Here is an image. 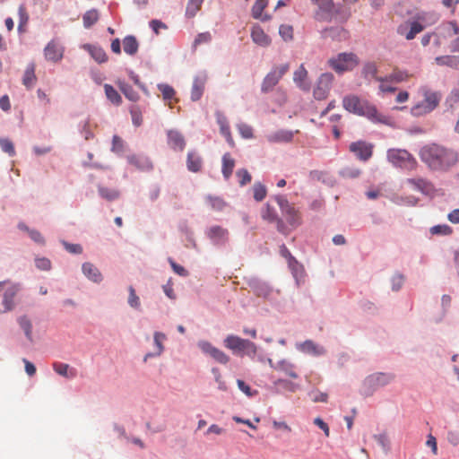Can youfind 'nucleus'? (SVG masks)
<instances>
[{"mask_svg":"<svg viewBox=\"0 0 459 459\" xmlns=\"http://www.w3.org/2000/svg\"><path fill=\"white\" fill-rule=\"evenodd\" d=\"M419 155L430 170L437 172H447L459 162L456 150L438 143L424 145Z\"/></svg>","mask_w":459,"mask_h":459,"instance_id":"obj_1","label":"nucleus"},{"mask_svg":"<svg viewBox=\"0 0 459 459\" xmlns=\"http://www.w3.org/2000/svg\"><path fill=\"white\" fill-rule=\"evenodd\" d=\"M343 108L353 114L363 116L373 122L385 124L387 117L378 113L375 105L366 100L359 99L357 95H347L342 100Z\"/></svg>","mask_w":459,"mask_h":459,"instance_id":"obj_2","label":"nucleus"},{"mask_svg":"<svg viewBox=\"0 0 459 459\" xmlns=\"http://www.w3.org/2000/svg\"><path fill=\"white\" fill-rule=\"evenodd\" d=\"M420 91L423 96V100L414 105L411 112L413 116H422L433 111L441 100V94L437 91H433L427 87H422Z\"/></svg>","mask_w":459,"mask_h":459,"instance_id":"obj_3","label":"nucleus"},{"mask_svg":"<svg viewBox=\"0 0 459 459\" xmlns=\"http://www.w3.org/2000/svg\"><path fill=\"white\" fill-rule=\"evenodd\" d=\"M387 160L394 166L410 171L414 170L418 165L416 159L403 149H389Z\"/></svg>","mask_w":459,"mask_h":459,"instance_id":"obj_4","label":"nucleus"},{"mask_svg":"<svg viewBox=\"0 0 459 459\" xmlns=\"http://www.w3.org/2000/svg\"><path fill=\"white\" fill-rule=\"evenodd\" d=\"M223 343L227 349L234 353H241V355L245 354L249 357H255L257 351L254 342L233 334L228 335L224 339Z\"/></svg>","mask_w":459,"mask_h":459,"instance_id":"obj_5","label":"nucleus"},{"mask_svg":"<svg viewBox=\"0 0 459 459\" xmlns=\"http://www.w3.org/2000/svg\"><path fill=\"white\" fill-rule=\"evenodd\" d=\"M328 64L332 69L338 74L351 71L359 64V59L354 53H340L336 56L328 60Z\"/></svg>","mask_w":459,"mask_h":459,"instance_id":"obj_6","label":"nucleus"},{"mask_svg":"<svg viewBox=\"0 0 459 459\" xmlns=\"http://www.w3.org/2000/svg\"><path fill=\"white\" fill-rule=\"evenodd\" d=\"M275 200L289 224L294 228L299 226L302 222L299 211L282 195H277Z\"/></svg>","mask_w":459,"mask_h":459,"instance_id":"obj_7","label":"nucleus"},{"mask_svg":"<svg viewBox=\"0 0 459 459\" xmlns=\"http://www.w3.org/2000/svg\"><path fill=\"white\" fill-rule=\"evenodd\" d=\"M289 64L273 66V69L265 75L262 82L261 91L267 93L274 88L282 76L289 71Z\"/></svg>","mask_w":459,"mask_h":459,"instance_id":"obj_8","label":"nucleus"},{"mask_svg":"<svg viewBox=\"0 0 459 459\" xmlns=\"http://www.w3.org/2000/svg\"><path fill=\"white\" fill-rule=\"evenodd\" d=\"M424 29L425 26L419 21L407 20L397 27V33L407 40H411Z\"/></svg>","mask_w":459,"mask_h":459,"instance_id":"obj_9","label":"nucleus"},{"mask_svg":"<svg viewBox=\"0 0 459 459\" xmlns=\"http://www.w3.org/2000/svg\"><path fill=\"white\" fill-rule=\"evenodd\" d=\"M333 79L334 77L331 73H325L321 74L314 90V97L316 100H325L327 97Z\"/></svg>","mask_w":459,"mask_h":459,"instance_id":"obj_10","label":"nucleus"},{"mask_svg":"<svg viewBox=\"0 0 459 459\" xmlns=\"http://www.w3.org/2000/svg\"><path fill=\"white\" fill-rule=\"evenodd\" d=\"M373 148L374 145L372 143L364 141L353 142L349 146L350 152L362 161H367L371 158Z\"/></svg>","mask_w":459,"mask_h":459,"instance_id":"obj_11","label":"nucleus"},{"mask_svg":"<svg viewBox=\"0 0 459 459\" xmlns=\"http://www.w3.org/2000/svg\"><path fill=\"white\" fill-rule=\"evenodd\" d=\"M198 347L204 353L211 356L218 363L227 364L230 360V357L224 351L214 347L209 342L201 341L198 342Z\"/></svg>","mask_w":459,"mask_h":459,"instance_id":"obj_12","label":"nucleus"},{"mask_svg":"<svg viewBox=\"0 0 459 459\" xmlns=\"http://www.w3.org/2000/svg\"><path fill=\"white\" fill-rule=\"evenodd\" d=\"M439 33L441 36L451 39V49L453 51H459V28L455 22H450L443 24L439 29Z\"/></svg>","mask_w":459,"mask_h":459,"instance_id":"obj_13","label":"nucleus"},{"mask_svg":"<svg viewBox=\"0 0 459 459\" xmlns=\"http://www.w3.org/2000/svg\"><path fill=\"white\" fill-rule=\"evenodd\" d=\"M44 56L47 60L57 63L64 56V47L56 39H52L44 48Z\"/></svg>","mask_w":459,"mask_h":459,"instance_id":"obj_14","label":"nucleus"},{"mask_svg":"<svg viewBox=\"0 0 459 459\" xmlns=\"http://www.w3.org/2000/svg\"><path fill=\"white\" fill-rule=\"evenodd\" d=\"M407 184L411 186L415 190L421 192L427 195H432L435 194V187L433 184L422 178H415L407 179Z\"/></svg>","mask_w":459,"mask_h":459,"instance_id":"obj_15","label":"nucleus"},{"mask_svg":"<svg viewBox=\"0 0 459 459\" xmlns=\"http://www.w3.org/2000/svg\"><path fill=\"white\" fill-rule=\"evenodd\" d=\"M207 236L216 245L225 244L229 239L228 230L221 226H212L207 230Z\"/></svg>","mask_w":459,"mask_h":459,"instance_id":"obj_16","label":"nucleus"},{"mask_svg":"<svg viewBox=\"0 0 459 459\" xmlns=\"http://www.w3.org/2000/svg\"><path fill=\"white\" fill-rule=\"evenodd\" d=\"M251 39L256 45L266 48L272 40L260 25L255 24L251 29Z\"/></svg>","mask_w":459,"mask_h":459,"instance_id":"obj_17","label":"nucleus"},{"mask_svg":"<svg viewBox=\"0 0 459 459\" xmlns=\"http://www.w3.org/2000/svg\"><path fill=\"white\" fill-rule=\"evenodd\" d=\"M16 289L11 287L3 294L0 293V313H5L13 309Z\"/></svg>","mask_w":459,"mask_h":459,"instance_id":"obj_18","label":"nucleus"},{"mask_svg":"<svg viewBox=\"0 0 459 459\" xmlns=\"http://www.w3.org/2000/svg\"><path fill=\"white\" fill-rule=\"evenodd\" d=\"M168 144L174 151L182 152L186 146L184 136L176 130H169L167 134Z\"/></svg>","mask_w":459,"mask_h":459,"instance_id":"obj_19","label":"nucleus"},{"mask_svg":"<svg viewBox=\"0 0 459 459\" xmlns=\"http://www.w3.org/2000/svg\"><path fill=\"white\" fill-rule=\"evenodd\" d=\"M299 349L302 352L313 356H320L325 353V350L323 346L315 343L311 340H307L304 342L300 343Z\"/></svg>","mask_w":459,"mask_h":459,"instance_id":"obj_20","label":"nucleus"},{"mask_svg":"<svg viewBox=\"0 0 459 459\" xmlns=\"http://www.w3.org/2000/svg\"><path fill=\"white\" fill-rule=\"evenodd\" d=\"M83 274L94 282H100L102 281V274L100 270L91 263H84L82 266Z\"/></svg>","mask_w":459,"mask_h":459,"instance_id":"obj_21","label":"nucleus"},{"mask_svg":"<svg viewBox=\"0 0 459 459\" xmlns=\"http://www.w3.org/2000/svg\"><path fill=\"white\" fill-rule=\"evenodd\" d=\"M203 166V160L195 152L190 151L186 157V167L191 172H199Z\"/></svg>","mask_w":459,"mask_h":459,"instance_id":"obj_22","label":"nucleus"},{"mask_svg":"<svg viewBox=\"0 0 459 459\" xmlns=\"http://www.w3.org/2000/svg\"><path fill=\"white\" fill-rule=\"evenodd\" d=\"M128 162L141 170H150L152 169L151 160L143 156L140 155H130L127 157Z\"/></svg>","mask_w":459,"mask_h":459,"instance_id":"obj_23","label":"nucleus"},{"mask_svg":"<svg viewBox=\"0 0 459 459\" xmlns=\"http://www.w3.org/2000/svg\"><path fill=\"white\" fill-rule=\"evenodd\" d=\"M268 4V0H256L252 7V16L255 19H260L263 22L269 21L271 16L268 14L263 15V11Z\"/></svg>","mask_w":459,"mask_h":459,"instance_id":"obj_24","label":"nucleus"},{"mask_svg":"<svg viewBox=\"0 0 459 459\" xmlns=\"http://www.w3.org/2000/svg\"><path fill=\"white\" fill-rule=\"evenodd\" d=\"M205 88V78L196 77L194 80L192 90H191V100L197 101L201 99Z\"/></svg>","mask_w":459,"mask_h":459,"instance_id":"obj_25","label":"nucleus"},{"mask_svg":"<svg viewBox=\"0 0 459 459\" xmlns=\"http://www.w3.org/2000/svg\"><path fill=\"white\" fill-rule=\"evenodd\" d=\"M307 71L301 65L293 74V80L297 83V85L302 90L307 91L309 89V84L307 82Z\"/></svg>","mask_w":459,"mask_h":459,"instance_id":"obj_26","label":"nucleus"},{"mask_svg":"<svg viewBox=\"0 0 459 459\" xmlns=\"http://www.w3.org/2000/svg\"><path fill=\"white\" fill-rule=\"evenodd\" d=\"M362 74L365 78H373L379 82H384L387 80L385 77H378L377 74V67L375 63L368 62L364 65L362 68Z\"/></svg>","mask_w":459,"mask_h":459,"instance_id":"obj_27","label":"nucleus"},{"mask_svg":"<svg viewBox=\"0 0 459 459\" xmlns=\"http://www.w3.org/2000/svg\"><path fill=\"white\" fill-rule=\"evenodd\" d=\"M37 82V77L35 74V65L33 63L30 64L23 74L22 83L27 89H31Z\"/></svg>","mask_w":459,"mask_h":459,"instance_id":"obj_28","label":"nucleus"},{"mask_svg":"<svg viewBox=\"0 0 459 459\" xmlns=\"http://www.w3.org/2000/svg\"><path fill=\"white\" fill-rule=\"evenodd\" d=\"M52 366L54 371L62 377L73 378L76 376V370L70 368V366L66 363L54 362Z\"/></svg>","mask_w":459,"mask_h":459,"instance_id":"obj_29","label":"nucleus"},{"mask_svg":"<svg viewBox=\"0 0 459 459\" xmlns=\"http://www.w3.org/2000/svg\"><path fill=\"white\" fill-rule=\"evenodd\" d=\"M17 323L24 332L26 338L30 341H33L32 337V323L30 317L26 315L21 316L17 318Z\"/></svg>","mask_w":459,"mask_h":459,"instance_id":"obj_30","label":"nucleus"},{"mask_svg":"<svg viewBox=\"0 0 459 459\" xmlns=\"http://www.w3.org/2000/svg\"><path fill=\"white\" fill-rule=\"evenodd\" d=\"M293 138L290 131L281 130L267 136V140L271 143H288Z\"/></svg>","mask_w":459,"mask_h":459,"instance_id":"obj_31","label":"nucleus"},{"mask_svg":"<svg viewBox=\"0 0 459 459\" xmlns=\"http://www.w3.org/2000/svg\"><path fill=\"white\" fill-rule=\"evenodd\" d=\"M217 122L220 125V130H221V134L224 135L227 142L230 145H233L234 142H233V139L231 136L230 126L228 124L226 117L224 116H222L221 114H217Z\"/></svg>","mask_w":459,"mask_h":459,"instance_id":"obj_32","label":"nucleus"},{"mask_svg":"<svg viewBox=\"0 0 459 459\" xmlns=\"http://www.w3.org/2000/svg\"><path fill=\"white\" fill-rule=\"evenodd\" d=\"M139 48L138 41L134 36H126L123 39V48L124 51L129 55L134 56L137 53Z\"/></svg>","mask_w":459,"mask_h":459,"instance_id":"obj_33","label":"nucleus"},{"mask_svg":"<svg viewBox=\"0 0 459 459\" xmlns=\"http://www.w3.org/2000/svg\"><path fill=\"white\" fill-rule=\"evenodd\" d=\"M235 167V160L230 153H225L222 157L221 172L226 179L230 178Z\"/></svg>","mask_w":459,"mask_h":459,"instance_id":"obj_34","label":"nucleus"},{"mask_svg":"<svg viewBox=\"0 0 459 459\" xmlns=\"http://www.w3.org/2000/svg\"><path fill=\"white\" fill-rule=\"evenodd\" d=\"M438 65H446L454 69H459V56H443L435 59Z\"/></svg>","mask_w":459,"mask_h":459,"instance_id":"obj_35","label":"nucleus"},{"mask_svg":"<svg viewBox=\"0 0 459 459\" xmlns=\"http://www.w3.org/2000/svg\"><path fill=\"white\" fill-rule=\"evenodd\" d=\"M117 85L123 94L131 101H136L139 99V94L134 88L125 82H117Z\"/></svg>","mask_w":459,"mask_h":459,"instance_id":"obj_36","label":"nucleus"},{"mask_svg":"<svg viewBox=\"0 0 459 459\" xmlns=\"http://www.w3.org/2000/svg\"><path fill=\"white\" fill-rule=\"evenodd\" d=\"M104 91L108 100L113 104L119 106L122 103V98L117 91L110 84H104Z\"/></svg>","mask_w":459,"mask_h":459,"instance_id":"obj_37","label":"nucleus"},{"mask_svg":"<svg viewBox=\"0 0 459 459\" xmlns=\"http://www.w3.org/2000/svg\"><path fill=\"white\" fill-rule=\"evenodd\" d=\"M165 339H166V335L164 333H160V332L154 333V343L156 346V351L154 353L146 354V356L144 358L145 360L149 357L160 356L162 353V351L164 350L162 342L165 341Z\"/></svg>","mask_w":459,"mask_h":459,"instance_id":"obj_38","label":"nucleus"},{"mask_svg":"<svg viewBox=\"0 0 459 459\" xmlns=\"http://www.w3.org/2000/svg\"><path fill=\"white\" fill-rule=\"evenodd\" d=\"M204 0H188L186 7V16L187 18L195 17L201 10Z\"/></svg>","mask_w":459,"mask_h":459,"instance_id":"obj_39","label":"nucleus"},{"mask_svg":"<svg viewBox=\"0 0 459 459\" xmlns=\"http://www.w3.org/2000/svg\"><path fill=\"white\" fill-rule=\"evenodd\" d=\"M288 265L291 270L293 277L296 279L298 284H299V281L304 276V269L303 266L295 259L291 258V261L288 262Z\"/></svg>","mask_w":459,"mask_h":459,"instance_id":"obj_40","label":"nucleus"},{"mask_svg":"<svg viewBox=\"0 0 459 459\" xmlns=\"http://www.w3.org/2000/svg\"><path fill=\"white\" fill-rule=\"evenodd\" d=\"M99 12L96 9L87 11L82 16L83 26L87 29L91 28L99 20Z\"/></svg>","mask_w":459,"mask_h":459,"instance_id":"obj_41","label":"nucleus"},{"mask_svg":"<svg viewBox=\"0 0 459 459\" xmlns=\"http://www.w3.org/2000/svg\"><path fill=\"white\" fill-rule=\"evenodd\" d=\"M205 200L211 208L215 211H222L226 206V202L220 196L207 195Z\"/></svg>","mask_w":459,"mask_h":459,"instance_id":"obj_42","label":"nucleus"},{"mask_svg":"<svg viewBox=\"0 0 459 459\" xmlns=\"http://www.w3.org/2000/svg\"><path fill=\"white\" fill-rule=\"evenodd\" d=\"M394 379L391 374L378 373L369 377V381L377 385H385Z\"/></svg>","mask_w":459,"mask_h":459,"instance_id":"obj_43","label":"nucleus"},{"mask_svg":"<svg viewBox=\"0 0 459 459\" xmlns=\"http://www.w3.org/2000/svg\"><path fill=\"white\" fill-rule=\"evenodd\" d=\"M89 50L92 58L98 63L101 64L107 62L108 56L103 48L100 47H90Z\"/></svg>","mask_w":459,"mask_h":459,"instance_id":"obj_44","label":"nucleus"},{"mask_svg":"<svg viewBox=\"0 0 459 459\" xmlns=\"http://www.w3.org/2000/svg\"><path fill=\"white\" fill-rule=\"evenodd\" d=\"M385 82H401L407 81L410 78V74L406 71L394 70L392 74L386 76Z\"/></svg>","mask_w":459,"mask_h":459,"instance_id":"obj_45","label":"nucleus"},{"mask_svg":"<svg viewBox=\"0 0 459 459\" xmlns=\"http://www.w3.org/2000/svg\"><path fill=\"white\" fill-rule=\"evenodd\" d=\"M99 194L108 201H113L119 197L120 193L117 189H111L104 186H99Z\"/></svg>","mask_w":459,"mask_h":459,"instance_id":"obj_46","label":"nucleus"},{"mask_svg":"<svg viewBox=\"0 0 459 459\" xmlns=\"http://www.w3.org/2000/svg\"><path fill=\"white\" fill-rule=\"evenodd\" d=\"M158 89L161 92L164 100H171L175 98L176 91L171 86L160 83L158 84Z\"/></svg>","mask_w":459,"mask_h":459,"instance_id":"obj_47","label":"nucleus"},{"mask_svg":"<svg viewBox=\"0 0 459 459\" xmlns=\"http://www.w3.org/2000/svg\"><path fill=\"white\" fill-rule=\"evenodd\" d=\"M19 14V25L18 30L22 31V28L27 25L29 21V14L27 13L26 7L24 4H21L18 8Z\"/></svg>","mask_w":459,"mask_h":459,"instance_id":"obj_48","label":"nucleus"},{"mask_svg":"<svg viewBox=\"0 0 459 459\" xmlns=\"http://www.w3.org/2000/svg\"><path fill=\"white\" fill-rule=\"evenodd\" d=\"M254 198L257 202L263 201L266 196V187L261 183H255L253 186Z\"/></svg>","mask_w":459,"mask_h":459,"instance_id":"obj_49","label":"nucleus"},{"mask_svg":"<svg viewBox=\"0 0 459 459\" xmlns=\"http://www.w3.org/2000/svg\"><path fill=\"white\" fill-rule=\"evenodd\" d=\"M0 147L2 151L8 153L9 156L13 157L15 155L14 145L9 139L0 138Z\"/></svg>","mask_w":459,"mask_h":459,"instance_id":"obj_50","label":"nucleus"},{"mask_svg":"<svg viewBox=\"0 0 459 459\" xmlns=\"http://www.w3.org/2000/svg\"><path fill=\"white\" fill-rule=\"evenodd\" d=\"M130 114L132 117L133 124L135 126H140L143 123V116L140 108L138 106H133L130 108Z\"/></svg>","mask_w":459,"mask_h":459,"instance_id":"obj_51","label":"nucleus"},{"mask_svg":"<svg viewBox=\"0 0 459 459\" xmlns=\"http://www.w3.org/2000/svg\"><path fill=\"white\" fill-rule=\"evenodd\" d=\"M279 34L283 40L288 41L293 39V28L290 25L282 24L279 28Z\"/></svg>","mask_w":459,"mask_h":459,"instance_id":"obj_52","label":"nucleus"},{"mask_svg":"<svg viewBox=\"0 0 459 459\" xmlns=\"http://www.w3.org/2000/svg\"><path fill=\"white\" fill-rule=\"evenodd\" d=\"M430 232L433 235L439 234V235L447 236L453 232V230L450 226H448L446 224H442V225H436V226L430 228Z\"/></svg>","mask_w":459,"mask_h":459,"instance_id":"obj_53","label":"nucleus"},{"mask_svg":"<svg viewBox=\"0 0 459 459\" xmlns=\"http://www.w3.org/2000/svg\"><path fill=\"white\" fill-rule=\"evenodd\" d=\"M129 291V297H128V304L130 307L134 308H139L140 307V299L136 295L134 289L130 286L128 288Z\"/></svg>","mask_w":459,"mask_h":459,"instance_id":"obj_54","label":"nucleus"},{"mask_svg":"<svg viewBox=\"0 0 459 459\" xmlns=\"http://www.w3.org/2000/svg\"><path fill=\"white\" fill-rule=\"evenodd\" d=\"M238 130L241 136L245 139H251L253 137V129L247 124H239L238 126Z\"/></svg>","mask_w":459,"mask_h":459,"instance_id":"obj_55","label":"nucleus"},{"mask_svg":"<svg viewBox=\"0 0 459 459\" xmlns=\"http://www.w3.org/2000/svg\"><path fill=\"white\" fill-rule=\"evenodd\" d=\"M262 218L269 222H274L278 216L269 204H266L265 210L262 213Z\"/></svg>","mask_w":459,"mask_h":459,"instance_id":"obj_56","label":"nucleus"},{"mask_svg":"<svg viewBox=\"0 0 459 459\" xmlns=\"http://www.w3.org/2000/svg\"><path fill=\"white\" fill-rule=\"evenodd\" d=\"M111 151L117 153L124 151V141L118 135L113 136Z\"/></svg>","mask_w":459,"mask_h":459,"instance_id":"obj_57","label":"nucleus"},{"mask_svg":"<svg viewBox=\"0 0 459 459\" xmlns=\"http://www.w3.org/2000/svg\"><path fill=\"white\" fill-rule=\"evenodd\" d=\"M341 175L347 178H356L360 175V170L357 168H345L341 171Z\"/></svg>","mask_w":459,"mask_h":459,"instance_id":"obj_58","label":"nucleus"},{"mask_svg":"<svg viewBox=\"0 0 459 459\" xmlns=\"http://www.w3.org/2000/svg\"><path fill=\"white\" fill-rule=\"evenodd\" d=\"M240 186H245L251 181V175L247 169H239L237 172Z\"/></svg>","mask_w":459,"mask_h":459,"instance_id":"obj_59","label":"nucleus"},{"mask_svg":"<svg viewBox=\"0 0 459 459\" xmlns=\"http://www.w3.org/2000/svg\"><path fill=\"white\" fill-rule=\"evenodd\" d=\"M237 384L238 388L248 397H252L257 394V391H252L250 386L247 385L243 380L238 379Z\"/></svg>","mask_w":459,"mask_h":459,"instance_id":"obj_60","label":"nucleus"},{"mask_svg":"<svg viewBox=\"0 0 459 459\" xmlns=\"http://www.w3.org/2000/svg\"><path fill=\"white\" fill-rule=\"evenodd\" d=\"M36 266L40 270L48 271L51 268V262L49 259L42 257L35 260Z\"/></svg>","mask_w":459,"mask_h":459,"instance_id":"obj_61","label":"nucleus"},{"mask_svg":"<svg viewBox=\"0 0 459 459\" xmlns=\"http://www.w3.org/2000/svg\"><path fill=\"white\" fill-rule=\"evenodd\" d=\"M63 245L65 250L71 254H81L82 252V247L79 244H70L68 242L63 241Z\"/></svg>","mask_w":459,"mask_h":459,"instance_id":"obj_62","label":"nucleus"},{"mask_svg":"<svg viewBox=\"0 0 459 459\" xmlns=\"http://www.w3.org/2000/svg\"><path fill=\"white\" fill-rule=\"evenodd\" d=\"M169 262L173 269V271L180 275V276H186L188 274L187 271L180 264H178L173 259L169 258Z\"/></svg>","mask_w":459,"mask_h":459,"instance_id":"obj_63","label":"nucleus"},{"mask_svg":"<svg viewBox=\"0 0 459 459\" xmlns=\"http://www.w3.org/2000/svg\"><path fill=\"white\" fill-rule=\"evenodd\" d=\"M447 440L448 442L455 446L459 445V432L455 430H450L447 433Z\"/></svg>","mask_w":459,"mask_h":459,"instance_id":"obj_64","label":"nucleus"}]
</instances>
